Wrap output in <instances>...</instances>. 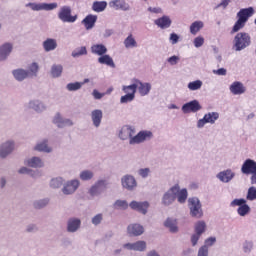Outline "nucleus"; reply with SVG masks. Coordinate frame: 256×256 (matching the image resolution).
<instances>
[{
	"label": "nucleus",
	"instance_id": "obj_42",
	"mask_svg": "<svg viewBox=\"0 0 256 256\" xmlns=\"http://www.w3.org/2000/svg\"><path fill=\"white\" fill-rule=\"evenodd\" d=\"M164 225L167 227V229H169L171 233H177V231H179V228L177 227V220L173 218H168Z\"/></svg>",
	"mask_w": 256,
	"mask_h": 256
},
{
	"label": "nucleus",
	"instance_id": "obj_17",
	"mask_svg": "<svg viewBox=\"0 0 256 256\" xmlns=\"http://www.w3.org/2000/svg\"><path fill=\"white\" fill-rule=\"evenodd\" d=\"M24 165L31 169H43V167H45V161L39 156H32L24 160Z\"/></svg>",
	"mask_w": 256,
	"mask_h": 256
},
{
	"label": "nucleus",
	"instance_id": "obj_11",
	"mask_svg": "<svg viewBox=\"0 0 256 256\" xmlns=\"http://www.w3.org/2000/svg\"><path fill=\"white\" fill-rule=\"evenodd\" d=\"M219 120V112H208L206 113L203 118L197 121V128L203 129L207 123L210 125H215V122Z\"/></svg>",
	"mask_w": 256,
	"mask_h": 256
},
{
	"label": "nucleus",
	"instance_id": "obj_24",
	"mask_svg": "<svg viewBox=\"0 0 256 256\" xmlns=\"http://www.w3.org/2000/svg\"><path fill=\"white\" fill-rule=\"evenodd\" d=\"M217 179L221 181V183H231L233 179H235V172L231 169H226L219 172L216 175Z\"/></svg>",
	"mask_w": 256,
	"mask_h": 256
},
{
	"label": "nucleus",
	"instance_id": "obj_54",
	"mask_svg": "<svg viewBox=\"0 0 256 256\" xmlns=\"http://www.w3.org/2000/svg\"><path fill=\"white\" fill-rule=\"evenodd\" d=\"M91 223L95 227H98V225H101V223H103V213H98L94 215L91 219Z\"/></svg>",
	"mask_w": 256,
	"mask_h": 256
},
{
	"label": "nucleus",
	"instance_id": "obj_58",
	"mask_svg": "<svg viewBox=\"0 0 256 256\" xmlns=\"http://www.w3.org/2000/svg\"><path fill=\"white\" fill-rule=\"evenodd\" d=\"M215 243H217V238L209 237L204 241V245L202 247H206L209 249V247H213Z\"/></svg>",
	"mask_w": 256,
	"mask_h": 256
},
{
	"label": "nucleus",
	"instance_id": "obj_46",
	"mask_svg": "<svg viewBox=\"0 0 256 256\" xmlns=\"http://www.w3.org/2000/svg\"><path fill=\"white\" fill-rule=\"evenodd\" d=\"M79 177L81 181H91L95 177V173L91 170H83L80 172Z\"/></svg>",
	"mask_w": 256,
	"mask_h": 256
},
{
	"label": "nucleus",
	"instance_id": "obj_60",
	"mask_svg": "<svg viewBox=\"0 0 256 256\" xmlns=\"http://www.w3.org/2000/svg\"><path fill=\"white\" fill-rule=\"evenodd\" d=\"M37 231H39L37 224H28L26 226V233H37Z\"/></svg>",
	"mask_w": 256,
	"mask_h": 256
},
{
	"label": "nucleus",
	"instance_id": "obj_53",
	"mask_svg": "<svg viewBox=\"0 0 256 256\" xmlns=\"http://www.w3.org/2000/svg\"><path fill=\"white\" fill-rule=\"evenodd\" d=\"M82 55H87V47L85 46L75 49L71 54L74 59H77V57H81Z\"/></svg>",
	"mask_w": 256,
	"mask_h": 256
},
{
	"label": "nucleus",
	"instance_id": "obj_13",
	"mask_svg": "<svg viewBox=\"0 0 256 256\" xmlns=\"http://www.w3.org/2000/svg\"><path fill=\"white\" fill-rule=\"evenodd\" d=\"M52 123L56 125L58 129H65V127H73V125H75L73 120L63 117L59 112L53 116Z\"/></svg>",
	"mask_w": 256,
	"mask_h": 256
},
{
	"label": "nucleus",
	"instance_id": "obj_8",
	"mask_svg": "<svg viewBox=\"0 0 256 256\" xmlns=\"http://www.w3.org/2000/svg\"><path fill=\"white\" fill-rule=\"evenodd\" d=\"M194 231L195 233L192 234L190 238L192 247H196L197 243H199V240L201 239V235H203V233L207 231V224L205 223V221L201 220L196 222L194 226Z\"/></svg>",
	"mask_w": 256,
	"mask_h": 256
},
{
	"label": "nucleus",
	"instance_id": "obj_10",
	"mask_svg": "<svg viewBox=\"0 0 256 256\" xmlns=\"http://www.w3.org/2000/svg\"><path fill=\"white\" fill-rule=\"evenodd\" d=\"M122 91L125 93L124 96H121L120 103L126 104L135 101V93H137V85H128L122 86Z\"/></svg>",
	"mask_w": 256,
	"mask_h": 256
},
{
	"label": "nucleus",
	"instance_id": "obj_55",
	"mask_svg": "<svg viewBox=\"0 0 256 256\" xmlns=\"http://www.w3.org/2000/svg\"><path fill=\"white\" fill-rule=\"evenodd\" d=\"M246 199H247V201H255L256 200V188H255V186H252V187L248 188Z\"/></svg>",
	"mask_w": 256,
	"mask_h": 256
},
{
	"label": "nucleus",
	"instance_id": "obj_15",
	"mask_svg": "<svg viewBox=\"0 0 256 256\" xmlns=\"http://www.w3.org/2000/svg\"><path fill=\"white\" fill-rule=\"evenodd\" d=\"M121 185L126 191H135V189H137V180L135 176L126 174L121 178Z\"/></svg>",
	"mask_w": 256,
	"mask_h": 256
},
{
	"label": "nucleus",
	"instance_id": "obj_12",
	"mask_svg": "<svg viewBox=\"0 0 256 256\" xmlns=\"http://www.w3.org/2000/svg\"><path fill=\"white\" fill-rule=\"evenodd\" d=\"M133 84L130 85H136V91H138L140 97H147L149 93H151V83L149 82H142L141 80L134 78L132 80Z\"/></svg>",
	"mask_w": 256,
	"mask_h": 256
},
{
	"label": "nucleus",
	"instance_id": "obj_41",
	"mask_svg": "<svg viewBox=\"0 0 256 256\" xmlns=\"http://www.w3.org/2000/svg\"><path fill=\"white\" fill-rule=\"evenodd\" d=\"M51 77H53V79H59V77H61V75H63V65L61 64H54L51 66Z\"/></svg>",
	"mask_w": 256,
	"mask_h": 256
},
{
	"label": "nucleus",
	"instance_id": "obj_30",
	"mask_svg": "<svg viewBox=\"0 0 256 256\" xmlns=\"http://www.w3.org/2000/svg\"><path fill=\"white\" fill-rule=\"evenodd\" d=\"M127 231L131 237H139V235L145 233V228L141 224H130L127 227Z\"/></svg>",
	"mask_w": 256,
	"mask_h": 256
},
{
	"label": "nucleus",
	"instance_id": "obj_26",
	"mask_svg": "<svg viewBox=\"0 0 256 256\" xmlns=\"http://www.w3.org/2000/svg\"><path fill=\"white\" fill-rule=\"evenodd\" d=\"M124 249H128V251H140L143 252L147 249L146 241H137L134 243H126L123 245Z\"/></svg>",
	"mask_w": 256,
	"mask_h": 256
},
{
	"label": "nucleus",
	"instance_id": "obj_31",
	"mask_svg": "<svg viewBox=\"0 0 256 256\" xmlns=\"http://www.w3.org/2000/svg\"><path fill=\"white\" fill-rule=\"evenodd\" d=\"M34 151H38L39 153H51L53 151V148L49 147L48 139H43L41 142H38L35 145Z\"/></svg>",
	"mask_w": 256,
	"mask_h": 256
},
{
	"label": "nucleus",
	"instance_id": "obj_16",
	"mask_svg": "<svg viewBox=\"0 0 256 256\" xmlns=\"http://www.w3.org/2000/svg\"><path fill=\"white\" fill-rule=\"evenodd\" d=\"M130 209L133 211H137L138 213H141L142 215H147L149 211L150 204L148 201H132L129 204Z\"/></svg>",
	"mask_w": 256,
	"mask_h": 256
},
{
	"label": "nucleus",
	"instance_id": "obj_52",
	"mask_svg": "<svg viewBox=\"0 0 256 256\" xmlns=\"http://www.w3.org/2000/svg\"><path fill=\"white\" fill-rule=\"evenodd\" d=\"M242 251L246 255H249V253L253 251V241H249V240L244 241V243L242 244Z\"/></svg>",
	"mask_w": 256,
	"mask_h": 256
},
{
	"label": "nucleus",
	"instance_id": "obj_63",
	"mask_svg": "<svg viewBox=\"0 0 256 256\" xmlns=\"http://www.w3.org/2000/svg\"><path fill=\"white\" fill-rule=\"evenodd\" d=\"M169 41L172 45H177L179 43V35L177 33H171Z\"/></svg>",
	"mask_w": 256,
	"mask_h": 256
},
{
	"label": "nucleus",
	"instance_id": "obj_22",
	"mask_svg": "<svg viewBox=\"0 0 256 256\" xmlns=\"http://www.w3.org/2000/svg\"><path fill=\"white\" fill-rule=\"evenodd\" d=\"M255 171L256 161L251 158L246 159L241 166V173H243V175H251V173H255Z\"/></svg>",
	"mask_w": 256,
	"mask_h": 256
},
{
	"label": "nucleus",
	"instance_id": "obj_35",
	"mask_svg": "<svg viewBox=\"0 0 256 256\" xmlns=\"http://www.w3.org/2000/svg\"><path fill=\"white\" fill-rule=\"evenodd\" d=\"M98 63L100 65H106L107 67H111V69H115V61L109 54H103L98 57Z\"/></svg>",
	"mask_w": 256,
	"mask_h": 256
},
{
	"label": "nucleus",
	"instance_id": "obj_29",
	"mask_svg": "<svg viewBox=\"0 0 256 256\" xmlns=\"http://www.w3.org/2000/svg\"><path fill=\"white\" fill-rule=\"evenodd\" d=\"M12 75L15 81H18L19 83H23L25 79H29V72L23 68H17L12 70Z\"/></svg>",
	"mask_w": 256,
	"mask_h": 256
},
{
	"label": "nucleus",
	"instance_id": "obj_32",
	"mask_svg": "<svg viewBox=\"0 0 256 256\" xmlns=\"http://www.w3.org/2000/svg\"><path fill=\"white\" fill-rule=\"evenodd\" d=\"M42 47L45 53H51V51H55V49H57V39L47 38L42 42Z\"/></svg>",
	"mask_w": 256,
	"mask_h": 256
},
{
	"label": "nucleus",
	"instance_id": "obj_23",
	"mask_svg": "<svg viewBox=\"0 0 256 256\" xmlns=\"http://www.w3.org/2000/svg\"><path fill=\"white\" fill-rule=\"evenodd\" d=\"M109 7L115 11H130L131 6L125 0H112L109 2Z\"/></svg>",
	"mask_w": 256,
	"mask_h": 256
},
{
	"label": "nucleus",
	"instance_id": "obj_47",
	"mask_svg": "<svg viewBox=\"0 0 256 256\" xmlns=\"http://www.w3.org/2000/svg\"><path fill=\"white\" fill-rule=\"evenodd\" d=\"M187 87L189 91H199V89L203 87V81L195 80V81L189 82Z\"/></svg>",
	"mask_w": 256,
	"mask_h": 256
},
{
	"label": "nucleus",
	"instance_id": "obj_48",
	"mask_svg": "<svg viewBox=\"0 0 256 256\" xmlns=\"http://www.w3.org/2000/svg\"><path fill=\"white\" fill-rule=\"evenodd\" d=\"M26 71L29 73V77H37V74L39 73V64L33 62L29 65L28 70Z\"/></svg>",
	"mask_w": 256,
	"mask_h": 256
},
{
	"label": "nucleus",
	"instance_id": "obj_2",
	"mask_svg": "<svg viewBox=\"0 0 256 256\" xmlns=\"http://www.w3.org/2000/svg\"><path fill=\"white\" fill-rule=\"evenodd\" d=\"M248 47H251V35L247 32H238L232 41V49L239 53L245 51Z\"/></svg>",
	"mask_w": 256,
	"mask_h": 256
},
{
	"label": "nucleus",
	"instance_id": "obj_50",
	"mask_svg": "<svg viewBox=\"0 0 256 256\" xmlns=\"http://www.w3.org/2000/svg\"><path fill=\"white\" fill-rule=\"evenodd\" d=\"M247 22H244L243 20H238L235 22L234 26L232 27L231 30V35H233L234 33H239V31H241V29H243L245 27Z\"/></svg>",
	"mask_w": 256,
	"mask_h": 256
},
{
	"label": "nucleus",
	"instance_id": "obj_37",
	"mask_svg": "<svg viewBox=\"0 0 256 256\" xmlns=\"http://www.w3.org/2000/svg\"><path fill=\"white\" fill-rule=\"evenodd\" d=\"M90 51L93 55H98V57H101L107 54V46H105V44H93Z\"/></svg>",
	"mask_w": 256,
	"mask_h": 256
},
{
	"label": "nucleus",
	"instance_id": "obj_4",
	"mask_svg": "<svg viewBox=\"0 0 256 256\" xmlns=\"http://www.w3.org/2000/svg\"><path fill=\"white\" fill-rule=\"evenodd\" d=\"M188 209L190 211V215L195 219H201V217H203V205H201V200H199V198H189Z\"/></svg>",
	"mask_w": 256,
	"mask_h": 256
},
{
	"label": "nucleus",
	"instance_id": "obj_21",
	"mask_svg": "<svg viewBox=\"0 0 256 256\" xmlns=\"http://www.w3.org/2000/svg\"><path fill=\"white\" fill-rule=\"evenodd\" d=\"M81 229V220L78 217H70L66 222L67 233H77Z\"/></svg>",
	"mask_w": 256,
	"mask_h": 256
},
{
	"label": "nucleus",
	"instance_id": "obj_19",
	"mask_svg": "<svg viewBox=\"0 0 256 256\" xmlns=\"http://www.w3.org/2000/svg\"><path fill=\"white\" fill-rule=\"evenodd\" d=\"M11 53H13V43L6 42L0 45V63L7 61Z\"/></svg>",
	"mask_w": 256,
	"mask_h": 256
},
{
	"label": "nucleus",
	"instance_id": "obj_56",
	"mask_svg": "<svg viewBox=\"0 0 256 256\" xmlns=\"http://www.w3.org/2000/svg\"><path fill=\"white\" fill-rule=\"evenodd\" d=\"M138 175L142 177V179H147L149 175H151V169L150 168H141L138 170Z\"/></svg>",
	"mask_w": 256,
	"mask_h": 256
},
{
	"label": "nucleus",
	"instance_id": "obj_62",
	"mask_svg": "<svg viewBox=\"0 0 256 256\" xmlns=\"http://www.w3.org/2000/svg\"><path fill=\"white\" fill-rule=\"evenodd\" d=\"M230 3L231 0H222L214 9H227Z\"/></svg>",
	"mask_w": 256,
	"mask_h": 256
},
{
	"label": "nucleus",
	"instance_id": "obj_27",
	"mask_svg": "<svg viewBox=\"0 0 256 256\" xmlns=\"http://www.w3.org/2000/svg\"><path fill=\"white\" fill-rule=\"evenodd\" d=\"M254 13H255V9H253V7L242 8L237 13V18L240 21H244L245 23H247L249 21V18L253 17Z\"/></svg>",
	"mask_w": 256,
	"mask_h": 256
},
{
	"label": "nucleus",
	"instance_id": "obj_14",
	"mask_svg": "<svg viewBox=\"0 0 256 256\" xmlns=\"http://www.w3.org/2000/svg\"><path fill=\"white\" fill-rule=\"evenodd\" d=\"M80 185L81 181H79V179H72L64 182L62 187L63 195H73V193L79 189Z\"/></svg>",
	"mask_w": 256,
	"mask_h": 256
},
{
	"label": "nucleus",
	"instance_id": "obj_64",
	"mask_svg": "<svg viewBox=\"0 0 256 256\" xmlns=\"http://www.w3.org/2000/svg\"><path fill=\"white\" fill-rule=\"evenodd\" d=\"M167 61H168V63L170 64V65H172V66H175V65H177V63H179V61H180V58H179V56H171V57H169L168 59H167Z\"/></svg>",
	"mask_w": 256,
	"mask_h": 256
},
{
	"label": "nucleus",
	"instance_id": "obj_39",
	"mask_svg": "<svg viewBox=\"0 0 256 256\" xmlns=\"http://www.w3.org/2000/svg\"><path fill=\"white\" fill-rule=\"evenodd\" d=\"M49 185L51 189H61L65 185V178L61 176L54 177L50 180Z\"/></svg>",
	"mask_w": 256,
	"mask_h": 256
},
{
	"label": "nucleus",
	"instance_id": "obj_20",
	"mask_svg": "<svg viewBox=\"0 0 256 256\" xmlns=\"http://www.w3.org/2000/svg\"><path fill=\"white\" fill-rule=\"evenodd\" d=\"M201 109H203V107L201 106V104L199 103L198 100H192L188 103L183 104V106H182V112L185 114L197 113V112L201 111Z\"/></svg>",
	"mask_w": 256,
	"mask_h": 256
},
{
	"label": "nucleus",
	"instance_id": "obj_59",
	"mask_svg": "<svg viewBox=\"0 0 256 256\" xmlns=\"http://www.w3.org/2000/svg\"><path fill=\"white\" fill-rule=\"evenodd\" d=\"M147 11L149 13H153L154 15H161L163 14V9L161 7H148Z\"/></svg>",
	"mask_w": 256,
	"mask_h": 256
},
{
	"label": "nucleus",
	"instance_id": "obj_6",
	"mask_svg": "<svg viewBox=\"0 0 256 256\" xmlns=\"http://www.w3.org/2000/svg\"><path fill=\"white\" fill-rule=\"evenodd\" d=\"M25 7L28 9H31V11H55L57 7H59V4L56 2L53 3H37V2H29L25 4Z\"/></svg>",
	"mask_w": 256,
	"mask_h": 256
},
{
	"label": "nucleus",
	"instance_id": "obj_25",
	"mask_svg": "<svg viewBox=\"0 0 256 256\" xmlns=\"http://www.w3.org/2000/svg\"><path fill=\"white\" fill-rule=\"evenodd\" d=\"M92 125L99 129L101 127V123L103 121V110L101 109H94L90 113Z\"/></svg>",
	"mask_w": 256,
	"mask_h": 256
},
{
	"label": "nucleus",
	"instance_id": "obj_1",
	"mask_svg": "<svg viewBox=\"0 0 256 256\" xmlns=\"http://www.w3.org/2000/svg\"><path fill=\"white\" fill-rule=\"evenodd\" d=\"M135 126L124 125L118 132V137L121 141L129 140V145H141L145 141L153 139V132L151 130H141L137 134ZM136 134V135H135Z\"/></svg>",
	"mask_w": 256,
	"mask_h": 256
},
{
	"label": "nucleus",
	"instance_id": "obj_49",
	"mask_svg": "<svg viewBox=\"0 0 256 256\" xmlns=\"http://www.w3.org/2000/svg\"><path fill=\"white\" fill-rule=\"evenodd\" d=\"M48 205L49 198H44L33 202L34 209H44V207H47Z\"/></svg>",
	"mask_w": 256,
	"mask_h": 256
},
{
	"label": "nucleus",
	"instance_id": "obj_51",
	"mask_svg": "<svg viewBox=\"0 0 256 256\" xmlns=\"http://www.w3.org/2000/svg\"><path fill=\"white\" fill-rule=\"evenodd\" d=\"M83 87V83L81 82H70L66 85L67 91H79Z\"/></svg>",
	"mask_w": 256,
	"mask_h": 256
},
{
	"label": "nucleus",
	"instance_id": "obj_61",
	"mask_svg": "<svg viewBox=\"0 0 256 256\" xmlns=\"http://www.w3.org/2000/svg\"><path fill=\"white\" fill-rule=\"evenodd\" d=\"M197 256H209V249L207 248V246H201L198 249Z\"/></svg>",
	"mask_w": 256,
	"mask_h": 256
},
{
	"label": "nucleus",
	"instance_id": "obj_40",
	"mask_svg": "<svg viewBox=\"0 0 256 256\" xmlns=\"http://www.w3.org/2000/svg\"><path fill=\"white\" fill-rule=\"evenodd\" d=\"M124 47L126 49H135L139 47L137 44V40H135V37H133V34H129L125 39H124Z\"/></svg>",
	"mask_w": 256,
	"mask_h": 256
},
{
	"label": "nucleus",
	"instance_id": "obj_44",
	"mask_svg": "<svg viewBox=\"0 0 256 256\" xmlns=\"http://www.w3.org/2000/svg\"><path fill=\"white\" fill-rule=\"evenodd\" d=\"M92 9L95 13H103L107 9V2L105 1H95L92 5Z\"/></svg>",
	"mask_w": 256,
	"mask_h": 256
},
{
	"label": "nucleus",
	"instance_id": "obj_9",
	"mask_svg": "<svg viewBox=\"0 0 256 256\" xmlns=\"http://www.w3.org/2000/svg\"><path fill=\"white\" fill-rule=\"evenodd\" d=\"M230 207H238L237 213L240 217H246L251 213V207L247 205V200L245 198L234 199L230 203Z\"/></svg>",
	"mask_w": 256,
	"mask_h": 256
},
{
	"label": "nucleus",
	"instance_id": "obj_34",
	"mask_svg": "<svg viewBox=\"0 0 256 256\" xmlns=\"http://www.w3.org/2000/svg\"><path fill=\"white\" fill-rule=\"evenodd\" d=\"M95 23H97V15L89 14L82 20V25H84L87 31L93 29L95 27Z\"/></svg>",
	"mask_w": 256,
	"mask_h": 256
},
{
	"label": "nucleus",
	"instance_id": "obj_43",
	"mask_svg": "<svg viewBox=\"0 0 256 256\" xmlns=\"http://www.w3.org/2000/svg\"><path fill=\"white\" fill-rule=\"evenodd\" d=\"M205 26V24L203 23V21H195L190 25V33L191 35H197V33H199L203 27Z\"/></svg>",
	"mask_w": 256,
	"mask_h": 256
},
{
	"label": "nucleus",
	"instance_id": "obj_28",
	"mask_svg": "<svg viewBox=\"0 0 256 256\" xmlns=\"http://www.w3.org/2000/svg\"><path fill=\"white\" fill-rule=\"evenodd\" d=\"M229 90L232 95H243L246 93L247 88L242 84V82L235 81L230 85Z\"/></svg>",
	"mask_w": 256,
	"mask_h": 256
},
{
	"label": "nucleus",
	"instance_id": "obj_38",
	"mask_svg": "<svg viewBox=\"0 0 256 256\" xmlns=\"http://www.w3.org/2000/svg\"><path fill=\"white\" fill-rule=\"evenodd\" d=\"M187 197H189L187 188L181 189V187L178 185V192L176 194L178 203H180V205H184V203H187Z\"/></svg>",
	"mask_w": 256,
	"mask_h": 256
},
{
	"label": "nucleus",
	"instance_id": "obj_57",
	"mask_svg": "<svg viewBox=\"0 0 256 256\" xmlns=\"http://www.w3.org/2000/svg\"><path fill=\"white\" fill-rule=\"evenodd\" d=\"M193 43L194 47H196V49H199V47H203V45L205 44V38H203V36H198L194 39Z\"/></svg>",
	"mask_w": 256,
	"mask_h": 256
},
{
	"label": "nucleus",
	"instance_id": "obj_7",
	"mask_svg": "<svg viewBox=\"0 0 256 256\" xmlns=\"http://www.w3.org/2000/svg\"><path fill=\"white\" fill-rule=\"evenodd\" d=\"M73 10L71 6L64 5L58 11V19L62 21V23H75L77 21V15H72Z\"/></svg>",
	"mask_w": 256,
	"mask_h": 256
},
{
	"label": "nucleus",
	"instance_id": "obj_3",
	"mask_svg": "<svg viewBox=\"0 0 256 256\" xmlns=\"http://www.w3.org/2000/svg\"><path fill=\"white\" fill-rule=\"evenodd\" d=\"M177 193H179V184H175L164 192L161 198V204L164 207H171L177 200Z\"/></svg>",
	"mask_w": 256,
	"mask_h": 256
},
{
	"label": "nucleus",
	"instance_id": "obj_45",
	"mask_svg": "<svg viewBox=\"0 0 256 256\" xmlns=\"http://www.w3.org/2000/svg\"><path fill=\"white\" fill-rule=\"evenodd\" d=\"M114 209L120 211H127L129 209V203L126 200H116L113 204Z\"/></svg>",
	"mask_w": 256,
	"mask_h": 256
},
{
	"label": "nucleus",
	"instance_id": "obj_33",
	"mask_svg": "<svg viewBox=\"0 0 256 256\" xmlns=\"http://www.w3.org/2000/svg\"><path fill=\"white\" fill-rule=\"evenodd\" d=\"M28 108L33 109L36 113H43V111H46L47 106L41 100H31L28 103Z\"/></svg>",
	"mask_w": 256,
	"mask_h": 256
},
{
	"label": "nucleus",
	"instance_id": "obj_5",
	"mask_svg": "<svg viewBox=\"0 0 256 256\" xmlns=\"http://www.w3.org/2000/svg\"><path fill=\"white\" fill-rule=\"evenodd\" d=\"M109 187V182L105 179H98L89 189L88 195L90 197H99Z\"/></svg>",
	"mask_w": 256,
	"mask_h": 256
},
{
	"label": "nucleus",
	"instance_id": "obj_18",
	"mask_svg": "<svg viewBox=\"0 0 256 256\" xmlns=\"http://www.w3.org/2000/svg\"><path fill=\"white\" fill-rule=\"evenodd\" d=\"M15 150V142L13 140H8L1 144L0 146V157L5 159L9 157Z\"/></svg>",
	"mask_w": 256,
	"mask_h": 256
},
{
	"label": "nucleus",
	"instance_id": "obj_36",
	"mask_svg": "<svg viewBox=\"0 0 256 256\" xmlns=\"http://www.w3.org/2000/svg\"><path fill=\"white\" fill-rule=\"evenodd\" d=\"M155 25L160 29H169L171 27V18L169 16H162L154 21Z\"/></svg>",
	"mask_w": 256,
	"mask_h": 256
}]
</instances>
